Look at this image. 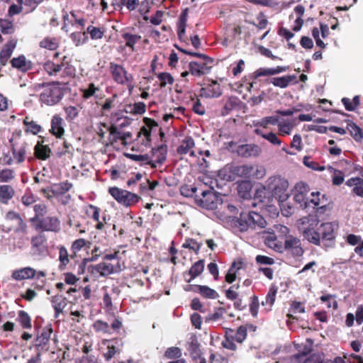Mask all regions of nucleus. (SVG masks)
Returning a JSON list of instances; mask_svg holds the SVG:
<instances>
[{
  "label": "nucleus",
  "instance_id": "nucleus-1",
  "mask_svg": "<svg viewBox=\"0 0 363 363\" xmlns=\"http://www.w3.org/2000/svg\"><path fill=\"white\" fill-rule=\"evenodd\" d=\"M320 221L317 216L309 215L302 218L303 225V235L310 243L320 246V241H326V247L334 245L335 239V231L338 228V225L334 223H323Z\"/></svg>",
  "mask_w": 363,
  "mask_h": 363
},
{
  "label": "nucleus",
  "instance_id": "nucleus-2",
  "mask_svg": "<svg viewBox=\"0 0 363 363\" xmlns=\"http://www.w3.org/2000/svg\"><path fill=\"white\" fill-rule=\"evenodd\" d=\"M235 225L241 232H245L248 229L264 228L267 222L265 219L259 213L250 211L248 213L242 212L240 217L237 218Z\"/></svg>",
  "mask_w": 363,
  "mask_h": 363
},
{
  "label": "nucleus",
  "instance_id": "nucleus-3",
  "mask_svg": "<svg viewBox=\"0 0 363 363\" xmlns=\"http://www.w3.org/2000/svg\"><path fill=\"white\" fill-rule=\"evenodd\" d=\"M43 70L50 77L57 76L62 70L63 76L74 77L75 74V68L70 64L67 56H64L58 64L47 60L43 64Z\"/></svg>",
  "mask_w": 363,
  "mask_h": 363
},
{
  "label": "nucleus",
  "instance_id": "nucleus-4",
  "mask_svg": "<svg viewBox=\"0 0 363 363\" xmlns=\"http://www.w3.org/2000/svg\"><path fill=\"white\" fill-rule=\"evenodd\" d=\"M109 72L116 83L127 86L130 91L133 89V77L122 65L110 62Z\"/></svg>",
  "mask_w": 363,
  "mask_h": 363
},
{
  "label": "nucleus",
  "instance_id": "nucleus-5",
  "mask_svg": "<svg viewBox=\"0 0 363 363\" xmlns=\"http://www.w3.org/2000/svg\"><path fill=\"white\" fill-rule=\"evenodd\" d=\"M59 85V82L48 84L40 95V101L48 106L58 104L65 94L64 89Z\"/></svg>",
  "mask_w": 363,
  "mask_h": 363
},
{
  "label": "nucleus",
  "instance_id": "nucleus-6",
  "mask_svg": "<svg viewBox=\"0 0 363 363\" xmlns=\"http://www.w3.org/2000/svg\"><path fill=\"white\" fill-rule=\"evenodd\" d=\"M108 191L119 204L126 208L135 206L140 200L138 194L116 186L109 187Z\"/></svg>",
  "mask_w": 363,
  "mask_h": 363
},
{
  "label": "nucleus",
  "instance_id": "nucleus-7",
  "mask_svg": "<svg viewBox=\"0 0 363 363\" xmlns=\"http://www.w3.org/2000/svg\"><path fill=\"white\" fill-rule=\"evenodd\" d=\"M267 187L272 193V195L278 198L279 201L286 200L289 194L287 189L289 182L287 179L281 176H272L267 180Z\"/></svg>",
  "mask_w": 363,
  "mask_h": 363
},
{
  "label": "nucleus",
  "instance_id": "nucleus-8",
  "mask_svg": "<svg viewBox=\"0 0 363 363\" xmlns=\"http://www.w3.org/2000/svg\"><path fill=\"white\" fill-rule=\"evenodd\" d=\"M199 206L208 210H223V201L213 190H206L201 194V198L197 199Z\"/></svg>",
  "mask_w": 363,
  "mask_h": 363
},
{
  "label": "nucleus",
  "instance_id": "nucleus-9",
  "mask_svg": "<svg viewBox=\"0 0 363 363\" xmlns=\"http://www.w3.org/2000/svg\"><path fill=\"white\" fill-rule=\"evenodd\" d=\"M201 60V62H191L189 64V72L192 75L201 77L208 74L212 68L213 60L211 57L206 55Z\"/></svg>",
  "mask_w": 363,
  "mask_h": 363
},
{
  "label": "nucleus",
  "instance_id": "nucleus-10",
  "mask_svg": "<svg viewBox=\"0 0 363 363\" xmlns=\"http://www.w3.org/2000/svg\"><path fill=\"white\" fill-rule=\"evenodd\" d=\"M35 228L36 230L57 233L60 230V220L56 216L43 217L35 223Z\"/></svg>",
  "mask_w": 363,
  "mask_h": 363
},
{
  "label": "nucleus",
  "instance_id": "nucleus-11",
  "mask_svg": "<svg viewBox=\"0 0 363 363\" xmlns=\"http://www.w3.org/2000/svg\"><path fill=\"white\" fill-rule=\"evenodd\" d=\"M9 143H11V150L14 162L16 164L23 163L27 156L28 145L26 142L14 143L13 138L9 140Z\"/></svg>",
  "mask_w": 363,
  "mask_h": 363
},
{
  "label": "nucleus",
  "instance_id": "nucleus-12",
  "mask_svg": "<svg viewBox=\"0 0 363 363\" xmlns=\"http://www.w3.org/2000/svg\"><path fill=\"white\" fill-rule=\"evenodd\" d=\"M143 122L145 125L141 127L138 133V138L143 136L144 138L142 139L141 143L145 146H150L152 140L151 130L152 128L157 127L158 124L154 119L147 117L143 118Z\"/></svg>",
  "mask_w": 363,
  "mask_h": 363
},
{
  "label": "nucleus",
  "instance_id": "nucleus-13",
  "mask_svg": "<svg viewBox=\"0 0 363 363\" xmlns=\"http://www.w3.org/2000/svg\"><path fill=\"white\" fill-rule=\"evenodd\" d=\"M284 249L294 257H301L304 252L301 247V240L292 235H289L286 238Z\"/></svg>",
  "mask_w": 363,
  "mask_h": 363
},
{
  "label": "nucleus",
  "instance_id": "nucleus-14",
  "mask_svg": "<svg viewBox=\"0 0 363 363\" xmlns=\"http://www.w3.org/2000/svg\"><path fill=\"white\" fill-rule=\"evenodd\" d=\"M100 211L101 209L99 207L92 204H89L86 209V216L96 222L95 228L99 230H103L106 223V215H103L102 220H100Z\"/></svg>",
  "mask_w": 363,
  "mask_h": 363
},
{
  "label": "nucleus",
  "instance_id": "nucleus-15",
  "mask_svg": "<svg viewBox=\"0 0 363 363\" xmlns=\"http://www.w3.org/2000/svg\"><path fill=\"white\" fill-rule=\"evenodd\" d=\"M242 102L237 96L228 97L223 104V106L220 110V115L222 116H226L231 113L233 111H238L241 109Z\"/></svg>",
  "mask_w": 363,
  "mask_h": 363
},
{
  "label": "nucleus",
  "instance_id": "nucleus-16",
  "mask_svg": "<svg viewBox=\"0 0 363 363\" xmlns=\"http://www.w3.org/2000/svg\"><path fill=\"white\" fill-rule=\"evenodd\" d=\"M185 290H192L195 293H199L204 298L216 299L219 296L216 290L205 285H189Z\"/></svg>",
  "mask_w": 363,
  "mask_h": 363
},
{
  "label": "nucleus",
  "instance_id": "nucleus-17",
  "mask_svg": "<svg viewBox=\"0 0 363 363\" xmlns=\"http://www.w3.org/2000/svg\"><path fill=\"white\" fill-rule=\"evenodd\" d=\"M5 218L7 220H16V221L17 226H16V228L13 229V230L14 231L15 233L27 234L28 225L18 213L15 212L13 211H9L6 214Z\"/></svg>",
  "mask_w": 363,
  "mask_h": 363
},
{
  "label": "nucleus",
  "instance_id": "nucleus-18",
  "mask_svg": "<svg viewBox=\"0 0 363 363\" xmlns=\"http://www.w3.org/2000/svg\"><path fill=\"white\" fill-rule=\"evenodd\" d=\"M152 152L155 160L147 162L152 168H155L157 164H162L165 162L167 154V147L166 145H161L157 147L152 148Z\"/></svg>",
  "mask_w": 363,
  "mask_h": 363
},
{
  "label": "nucleus",
  "instance_id": "nucleus-19",
  "mask_svg": "<svg viewBox=\"0 0 363 363\" xmlns=\"http://www.w3.org/2000/svg\"><path fill=\"white\" fill-rule=\"evenodd\" d=\"M50 125V133L57 138H62L65 132L63 118L60 115L55 114L51 119Z\"/></svg>",
  "mask_w": 363,
  "mask_h": 363
},
{
  "label": "nucleus",
  "instance_id": "nucleus-20",
  "mask_svg": "<svg viewBox=\"0 0 363 363\" xmlns=\"http://www.w3.org/2000/svg\"><path fill=\"white\" fill-rule=\"evenodd\" d=\"M223 94L220 84L216 81H211L206 86L200 90V95L206 98H218Z\"/></svg>",
  "mask_w": 363,
  "mask_h": 363
},
{
  "label": "nucleus",
  "instance_id": "nucleus-21",
  "mask_svg": "<svg viewBox=\"0 0 363 363\" xmlns=\"http://www.w3.org/2000/svg\"><path fill=\"white\" fill-rule=\"evenodd\" d=\"M236 152L243 157H257L260 154L261 148L255 144H245L239 145Z\"/></svg>",
  "mask_w": 363,
  "mask_h": 363
},
{
  "label": "nucleus",
  "instance_id": "nucleus-22",
  "mask_svg": "<svg viewBox=\"0 0 363 363\" xmlns=\"http://www.w3.org/2000/svg\"><path fill=\"white\" fill-rule=\"evenodd\" d=\"M52 333V328L50 325L45 327L43 329L40 335H38L36 338V343L35 345V347L37 348L38 350L45 349L46 350H48V347L47 346L50 342Z\"/></svg>",
  "mask_w": 363,
  "mask_h": 363
},
{
  "label": "nucleus",
  "instance_id": "nucleus-23",
  "mask_svg": "<svg viewBox=\"0 0 363 363\" xmlns=\"http://www.w3.org/2000/svg\"><path fill=\"white\" fill-rule=\"evenodd\" d=\"M287 69H288L287 67H282V66H277V67H274V68L261 67L252 73V78L253 79H256L260 77L272 76V75H275V74L286 72Z\"/></svg>",
  "mask_w": 363,
  "mask_h": 363
},
{
  "label": "nucleus",
  "instance_id": "nucleus-24",
  "mask_svg": "<svg viewBox=\"0 0 363 363\" xmlns=\"http://www.w3.org/2000/svg\"><path fill=\"white\" fill-rule=\"evenodd\" d=\"M10 62L13 68H16L22 72H26L30 70L33 67L32 62L27 60L23 55H19L17 57H13Z\"/></svg>",
  "mask_w": 363,
  "mask_h": 363
},
{
  "label": "nucleus",
  "instance_id": "nucleus-25",
  "mask_svg": "<svg viewBox=\"0 0 363 363\" xmlns=\"http://www.w3.org/2000/svg\"><path fill=\"white\" fill-rule=\"evenodd\" d=\"M121 38L125 43V45L128 47L132 52H135V45L140 41L142 37L139 34H135L127 31L122 32Z\"/></svg>",
  "mask_w": 363,
  "mask_h": 363
},
{
  "label": "nucleus",
  "instance_id": "nucleus-26",
  "mask_svg": "<svg viewBox=\"0 0 363 363\" xmlns=\"http://www.w3.org/2000/svg\"><path fill=\"white\" fill-rule=\"evenodd\" d=\"M36 274V271L30 267H26L14 270L12 273V278L17 281H21L27 279H32Z\"/></svg>",
  "mask_w": 363,
  "mask_h": 363
},
{
  "label": "nucleus",
  "instance_id": "nucleus-27",
  "mask_svg": "<svg viewBox=\"0 0 363 363\" xmlns=\"http://www.w3.org/2000/svg\"><path fill=\"white\" fill-rule=\"evenodd\" d=\"M204 265L205 262L203 259H199L192 264L189 270L184 273V277H186V274L190 276L189 279H185L186 281L190 283L193 279L201 274L204 270Z\"/></svg>",
  "mask_w": 363,
  "mask_h": 363
},
{
  "label": "nucleus",
  "instance_id": "nucleus-28",
  "mask_svg": "<svg viewBox=\"0 0 363 363\" xmlns=\"http://www.w3.org/2000/svg\"><path fill=\"white\" fill-rule=\"evenodd\" d=\"M51 303L55 311V318H58L67 305V298L62 295H55L51 298Z\"/></svg>",
  "mask_w": 363,
  "mask_h": 363
},
{
  "label": "nucleus",
  "instance_id": "nucleus-29",
  "mask_svg": "<svg viewBox=\"0 0 363 363\" xmlns=\"http://www.w3.org/2000/svg\"><path fill=\"white\" fill-rule=\"evenodd\" d=\"M345 184L349 187H353L352 193L363 198V179L359 177H352L347 179Z\"/></svg>",
  "mask_w": 363,
  "mask_h": 363
},
{
  "label": "nucleus",
  "instance_id": "nucleus-30",
  "mask_svg": "<svg viewBox=\"0 0 363 363\" xmlns=\"http://www.w3.org/2000/svg\"><path fill=\"white\" fill-rule=\"evenodd\" d=\"M297 82L296 77L294 74L286 75L279 77H273L270 79V83H272L275 86L282 89L286 88L291 83L296 84Z\"/></svg>",
  "mask_w": 363,
  "mask_h": 363
},
{
  "label": "nucleus",
  "instance_id": "nucleus-31",
  "mask_svg": "<svg viewBox=\"0 0 363 363\" xmlns=\"http://www.w3.org/2000/svg\"><path fill=\"white\" fill-rule=\"evenodd\" d=\"M188 14L189 9L186 8L179 15V20L177 23V35L179 40H182L183 37L185 35Z\"/></svg>",
  "mask_w": 363,
  "mask_h": 363
},
{
  "label": "nucleus",
  "instance_id": "nucleus-32",
  "mask_svg": "<svg viewBox=\"0 0 363 363\" xmlns=\"http://www.w3.org/2000/svg\"><path fill=\"white\" fill-rule=\"evenodd\" d=\"M72 187V184L68 181L60 182L58 184H52L50 186V191L52 196H57L66 194Z\"/></svg>",
  "mask_w": 363,
  "mask_h": 363
},
{
  "label": "nucleus",
  "instance_id": "nucleus-33",
  "mask_svg": "<svg viewBox=\"0 0 363 363\" xmlns=\"http://www.w3.org/2000/svg\"><path fill=\"white\" fill-rule=\"evenodd\" d=\"M15 195V190L8 184L0 185V203L8 204Z\"/></svg>",
  "mask_w": 363,
  "mask_h": 363
},
{
  "label": "nucleus",
  "instance_id": "nucleus-34",
  "mask_svg": "<svg viewBox=\"0 0 363 363\" xmlns=\"http://www.w3.org/2000/svg\"><path fill=\"white\" fill-rule=\"evenodd\" d=\"M16 47V43L10 40L3 47L0 52V64L6 65Z\"/></svg>",
  "mask_w": 363,
  "mask_h": 363
},
{
  "label": "nucleus",
  "instance_id": "nucleus-35",
  "mask_svg": "<svg viewBox=\"0 0 363 363\" xmlns=\"http://www.w3.org/2000/svg\"><path fill=\"white\" fill-rule=\"evenodd\" d=\"M51 149L48 145H44L40 142H38L34 147V155L35 157L40 160H46L50 157Z\"/></svg>",
  "mask_w": 363,
  "mask_h": 363
},
{
  "label": "nucleus",
  "instance_id": "nucleus-36",
  "mask_svg": "<svg viewBox=\"0 0 363 363\" xmlns=\"http://www.w3.org/2000/svg\"><path fill=\"white\" fill-rule=\"evenodd\" d=\"M347 130L356 142H362L363 139V130L355 123L351 121L347 122Z\"/></svg>",
  "mask_w": 363,
  "mask_h": 363
},
{
  "label": "nucleus",
  "instance_id": "nucleus-37",
  "mask_svg": "<svg viewBox=\"0 0 363 363\" xmlns=\"http://www.w3.org/2000/svg\"><path fill=\"white\" fill-rule=\"evenodd\" d=\"M91 242L86 240L84 238H79L74 240L71 245V258H74L77 253L83 248H89Z\"/></svg>",
  "mask_w": 363,
  "mask_h": 363
},
{
  "label": "nucleus",
  "instance_id": "nucleus-38",
  "mask_svg": "<svg viewBox=\"0 0 363 363\" xmlns=\"http://www.w3.org/2000/svg\"><path fill=\"white\" fill-rule=\"evenodd\" d=\"M112 342L117 343V339L104 340L102 343L104 345L107 344V351L104 353V357L106 361H110L116 354L120 352L119 349L114 345L111 344Z\"/></svg>",
  "mask_w": 363,
  "mask_h": 363
},
{
  "label": "nucleus",
  "instance_id": "nucleus-39",
  "mask_svg": "<svg viewBox=\"0 0 363 363\" xmlns=\"http://www.w3.org/2000/svg\"><path fill=\"white\" fill-rule=\"evenodd\" d=\"M23 123L26 126V133H30L33 135H37L43 130L42 126L33 121L29 116L25 117Z\"/></svg>",
  "mask_w": 363,
  "mask_h": 363
},
{
  "label": "nucleus",
  "instance_id": "nucleus-40",
  "mask_svg": "<svg viewBox=\"0 0 363 363\" xmlns=\"http://www.w3.org/2000/svg\"><path fill=\"white\" fill-rule=\"evenodd\" d=\"M16 321L24 330H30L32 328V320L29 314L25 311H18Z\"/></svg>",
  "mask_w": 363,
  "mask_h": 363
},
{
  "label": "nucleus",
  "instance_id": "nucleus-41",
  "mask_svg": "<svg viewBox=\"0 0 363 363\" xmlns=\"http://www.w3.org/2000/svg\"><path fill=\"white\" fill-rule=\"evenodd\" d=\"M294 10L297 17L295 20V25L292 28V30L295 32H298L301 30L304 23L302 17L305 13V8L303 5L298 4Z\"/></svg>",
  "mask_w": 363,
  "mask_h": 363
},
{
  "label": "nucleus",
  "instance_id": "nucleus-42",
  "mask_svg": "<svg viewBox=\"0 0 363 363\" xmlns=\"http://www.w3.org/2000/svg\"><path fill=\"white\" fill-rule=\"evenodd\" d=\"M94 270L101 276L107 277L114 272L113 264L106 262H100L94 267Z\"/></svg>",
  "mask_w": 363,
  "mask_h": 363
},
{
  "label": "nucleus",
  "instance_id": "nucleus-43",
  "mask_svg": "<svg viewBox=\"0 0 363 363\" xmlns=\"http://www.w3.org/2000/svg\"><path fill=\"white\" fill-rule=\"evenodd\" d=\"M57 248L59 250V269L60 270L62 271L65 269L66 267L69 263L70 256L69 255L68 251L65 246L60 245Z\"/></svg>",
  "mask_w": 363,
  "mask_h": 363
},
{
  "label": "nucleus",
  "instance_id": "nucleus-44",
  "mask_svg": "<svg viewBox=\"0 0 363 363\" xmlns=\"http://www.w3.org/2000/svg\"><path fill=\"white\" fill-rule=\"evenodd\" d=\"M113 6L121 9L125 6L130 11H134L139 6L138 0H113Z\"/></svg>",
  "mask_w": 363,
  "mask_h": 363
},
{
  "label": "nucleus",
  "instance_id": "nucleus-45",
  "mask_svg": "<svg viewBox=\"0 0 363 363\" xmlns=\"http://www.w3.org/2000/svg\"><path fill=\"white\" fill-rule=\"evenodd\" d=\"M195 145L194 139L191 136L186 137L182 144L177 147V152L179 155H186Z\"/></svg>",
  "mask_w": 363,
  "mask_h": 363
},
{
  "label": "nucleus",
  "instance_id": "nucleus-46",
  "mask_svg": "<svg viewBox=\"0 0 363 363\" xmlns=\"http://www.w3.org/2000/svg\"><path fill=\"white\" fill-rule=\"evenodd\" d=\"M100 91V87L95 85L94 83H89L86 87L81 89L82 97L84 100L89 99L93 96H96V94Z\"/></svg>",
  "mask_w": 363,
  "mask_h": 363
},
{
  "label": "nucleus",
  "instance_id": "nucleus-47",
  "mask_svg": "<svg viewBox=\"0 0 363 363\" xmlns=\"http://www.w3.org/2000/svg\"><path fill=\"white\" fill-rule=\"evenodd\" d=\"M33 211L35 216L30 219V221L33 223H36L47 213V206L44 203L35 204L33 206Z\"/></svg>",
  "mask_w": 363,
  "mask_h": 363
},
{
  "label": "nucleus",
  "instance_id": "nucleus-48",
  "mask_svg": "<svg viewBox=\"0 0 363 363\" xmlns=\"http://www.w3.org/2000/svg\"><path fill=\"white\" fill-rule=\"evenodd\" d=\"M39 45L42 48L55 50L59 47V42L56 38L45 37L40 42Z\"/></svg>",
  "mask_w": 363,
  "mask_h": 363
},
{
  "label": "nucleus",
  "instance_id": "nucleus-49",
  "mask_svg": "<svg viewBox=\"0 0 363 363\" xmlns=\"http://www.w3.org/2000/svg\"><path fill=\"white\" fill-rule=\"evenodd\" d=\"M341 101L347 111H353L359 106L360 98L359 96L357 95L351 101L349 98L344 97Z\"/></svg>",
  "mask_w": 363,
  "mask_h": 363
},
{
  "label": "nucleus",
  "instance_id": "nucleus-50",
  "mask_svg": "<svg viewBox=\"0 0 363 363\" xmlns=\"http://www.w3.org/2000/svg\"><path fill=\"white\" fill-rule=\"evenodd\" d=\"M30 243L33 249H37L38 250H40L41 248L46 246V236L42 233L33 236Z\"/></svg>",
  "mask_w": 363,
  "mask_h": 363
},
{
  "label": "nucleus",
  "instance_id": "nucleus-51",
  "mask_svg": "<svg viewBox=\"0 0 363 363\" xmlns=\"http://www.w3.org/2000/svg\"><path fill=\"white\" fill-rule=\"evenodd\" d=\"M254 133L257 135L262 136L263 138L266 139L273 145H280L281 144V140L277 136L275 133L272 132L264 134L260 129L255 128L254 130Z\"/></svg>",
  "mask_w": 363,
  "mask_h": 363
},
{
  "label": "nucleus",
  "instance_id": "nucleus-52",
  "mask_svg": "<svg viewBox=\"0 0 363 363\" xmlns=\"http://www.w3.org/2000/svg\"><path fill=\"white\" fill-rule=\"evenodd\" d=\"M329 169L333 172L331 175L332 183L334 186H340L344 182L345 174L342 171L330 167Z\"/></svg>",
  "mask_w": 363,
  "mask_h": 363
},
{
  "label": "nucleus",
  "instance_id": "nucleus-53",
  "mask_svg": "<svg viewBox=\"0 0 363 363\" xmlns=\"http://www.w3.org/2000/svg\"><path fill=\"white\" fill-rule=\"evenodd\" d=\"M182 350L178 347H168L164 353L163 357L167 359H175L182 357Z\"/></svg>",
  "mask_w": 363,
  "mask_h": 363
},
{
  "label": "nucleus",
  "instance_id": "nucleus-54",
  "mask_svg": "<svg viewBox=\"0 0 363 363\" xmlns=\"http://www.w3.org/2000/svg\"><path fill=\"white\" fill-rule=\"evenodd\" d=\"M202 243L198 242L193 238H187L182 244V247L194 252L196 255L199 253Z\"/></svg>",
  "mask_w": 363,
  "mask_h": 363
},
{
  "label": "nucleus",
  "instance_id": "nucleus-55",
  "mask_svg": "<svg viewBox=\"0 0 363 363\" xmlns=\"http://www.w3.org/2000/svg\"><path fill=\"white\" fill-rule=\"evenodd\" d=\"M277 291L278 288L276 286H272L265 297V301H262V304L269 306L271 308L275 301Z\"/></svg>",
  "mask_w": 363,
  "mask_h": 363
},
{
  "label": "nucleus",
  "instance_id": "nucleus-56",
  "mask_svg": "<svg viewBox=\"0 0 363 363\" xmlns=\"http://www.w3.org/2000/svg\"><path fill=\"white\" fill-rule=\"evenodd\" d=\"M104 32L105 30L102 28L89 26L87 27L86 33L90 34L92 40H99L103 38Z\"/></svg>",
  "mask_w": 363,
  "mask_h": 363
},
{
  "label": "nucleus",
  "instance_id": "nucleus-57",
  "mask_svg": "<svg viewBox=\"0 0 363 363\" xmlns=\"http://www.w3.org/2000/svg\"><path fill=\"white\" fill-rule=\"evenodd\" d=\"M242 265V262H240L239 263L233 262L230 267V269L228 271V273L225 275V281L228 284H232L233 281L236 279V272L235 270V268L237 267L238 269H240V267Z\"/></svg>",
  "mask_w": 363,
  "mask_h": 363
},
{
  "label": "nucleus",
  "instance_id": "nucleus-58",
  "mask_svg": "<svg viewBox=\"0 0 363 363\" xmlns=\"http://www.w3.org/2000/svg\"><path fill=\"white\" fill-rule=\"evenodd\" d=\"M157 78L160 82V86L164 88L167 84L172 85L174 82V77L168 72H160L157 74Z\"/></svg>",
  "mask_w": 363,
  "mask_h": 363
},
{
  "label": "nucleus",
  "instance_id": "nucleus-59",
  "mask_svg": "<svg viewBox=\"0 0 363 363\" xmlns=\"http://www.w3.org/2000/svg\"><path fill=\"white\" fill-rule=\"evenodd\" d=\"M72 19L69 23L72 26H77L80 27L82 29L84 28L86 23V19L79 15V12L72 11L70 12Z\"/></svg>",
  "mask_w": 363,
  "mask_h": 363
},
{
  "label": "nucleus",
  "instance_id": "nucleus-60",
  "mask_svg": "<svg viewBox=\"0 0 363 363\" xmlns=\"http://www.w3.org/2000/svg\"><path fill=\"white\" fill-rule=\"evenodd\" d=\"M108 130L110 133L109 141L111 144L117 143L118 140L121 141L123 133L121 132L116 125H111L108 128Z\"/></svg>",
  "mask_w": 363,
  "mask_h": 363
},
{
  "label": "nucleus",
  "instance_id": "nucleus-61",
  "mask_svg": "<svg viewBox=\"0 0 363 363\" xmlns=\"http://www.w3.org/2000/svg\"><path fill=\"white\" fill-rule=\"evenodd\" d=\"M279 122V118L277 116H267L262 118L260 121L255 123V126H260L267 128L269 125H276Z\"/></svg>",
  "mask_w": 363,
  "mask_h": 363
},
{
  "label": "nucleus",
  "instance_id": "nucleus-62",
  "mask_svg": "<svg viewBox=\"0 0 363 363\" xmlns=\"http://www.w3.org/2000/svg\"><path fill=\"white\" fill-rule=\"evenodd\" d=\"M15 178V172L9 168L0 170V183H7Z\"/></svg>",
  "mask_w": 363,
  "mask_h": 363
},
{
  "label": "nucleus",
  "instance_id": "nucleus-63",
  "mask_svg": "<svg viewBox=\"0 0 363 363\" xmlns=\"http://www.w3.org/2000/svg\"><path fill=\"white\" fill-rule=\"evenodd\" d=\"M93 328L96 333L102 332L106 334H111L109 325L108 323L101 320H97L93 323Z\"/></svg>",
  "mask_w": 363,
  "mask_h": 363
},
{
  "label": "nucleus",
  "instance_id": "nucleus-64",
  "mask_svg": "<svg viewBox=\"0 0 363 363\" xmlns=\"http://www.w3.org/2000/svg\"><path fill=\"white\" fill-rule=\"evenodd\" d=\"M70 38L76 46H79L84 43L88 37L86 32H74L70 35Z\"/></svg>",
  "mask_w": 363,
  "mask_h": 363
}]
</instances>
